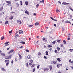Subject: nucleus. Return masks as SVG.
<instances>
[{"instance_id": "nucleus-1", "label": "nucleus", "mask_w": 73, "mask_h": 73, "mask_svg": "<svg viewBox=\"0 0 73 73\" xmlns=\"http://www.w3.org/2000/svg\"><path fill=\"white\" fill-rule=\"evenodd\" d=\"M5 59H11V56L10 55L9 56H6L5 57Z\"/></svg>"}, {"instance_id": "nucleus-2", "label": "nucleus", "mask_w": 73, "mask_h": 73, "mask_svg": "<svg viewBox=\"0 0 73 73\" xmlns=\"http://www.w3.org/2000/svg\"><path fill=\"white\" fill-rule=\"evenodd\" d=\"M6 2L7 3H8V4H7V5H9L10 4H11V2L10 1H6Z\"/></svg>"}, {"instance_id": "nucleus-3", "label": "nucleus", "mask_w": 73, "mask_h": 73, "mask_svg": "<svg viewBox=\"0 0 73 73\" xmlns=\"http://www.w3.org/2000/svg\"><path fill=\"white\" fill-rule=\"evenodd\" d=\"M28 59H31L32 58V56L31 55H29L27 56Z\"/></svg>"}, {"instance_id": "nucleus-4", "label": "nucleus", "mask_w": 73, "mask_h": 73, "mask_svg": "<svg viewBox=\"0 0 73 73\" xmlns=\"http://www.w3.org/2000/svg\"><path fill=\"white\" fill-rule=\"evenodd\" d=\"M62 4L64 5H69V3H67L66 2H63L62 3Z\"/></svg>"}, {"instance_id": "nucleus-5", "label": "nucleus", "mask_w": 73, "mask_h": 73, "mask_svg": "<svg viewBox=\"0 0 73 73\" xmlns=\"http://www.w3.org/2000/svg\"><path fill=\"white\" fill-rule=\"evenodd\" d=\"M9 43V42H7L5 44V45L4 46V47H5V46H8V45H9V44H8Z\"/></svg>"}, {"instance_id": "nucleus-6", "label": "nucleus", "mask_w": 73, "mask_h": 73, "mask_svg": "<svg viewBox=\"0 0 73 73\" xmlns=\"http://www.w3.org/2000/svg\"><path fill=\"white\" fill-rule=\"evenodd\" d=\"M18 55L19 56V57L20 58L19 59H20V60H21L23 58V57L21 56L20 54H19Z\"/></svg>"}, {"instance_id": "nucleus-7", "label": "nucleus", "mask_w": 73, "mask_h": 73, "mask_svg": "<svg viewBox=\"0 0 73 73\" xmlns=\"http://www.w3.org/2000/svg\"><path fill=\"white\" fill-rule=\"evenodd\" d=\"M17 22L18 24H21V21L20 20H18Z\"/></svg>"}, {"instance_id": "nucleus-8", "label": "nucleus", "mask_w": 73, "mask_h": 73, "mask_svg": "<svg viewBox=\"0 0 73 73\" xmlns=\"http://www.w3.org/2000/svg\"><path fill=\"white\" fill-rule=\"evenodd\" d=\"M25 13H26V14H27V15H29V12L27 10L25 12Z\"/></svg>"}, {"instance_id": "nucleus-9", "label": "nucleus", "mask_w": 73, "mask_h": 73, "mask_svg": "<svg viewBox=\"0 0 73 73\" xmlns=\"http://www.w3.org/2000/svg\"><path fill=\"white\" fill-rule=\"evenodd\" d=\"M49 68H50V71H51V70H52V66H49Z\"/></svg>"}, {"instance_id": "nucleus-10", "label": "nucleus", "mask_w": 73, "mask_h": 73, "mask_svg": "<svg viewBox=\"0 0 73 73\" xmlns=\"http://www.w3.org/2000/svg\"><path fill=\"white\" fill-rule=\"evenodd\" d=\"M43 70H44V72H46L47 71H48V69L47 68L44 69Z\"/></svg>"}, {"instance_id": "nucleus-11", "label": "nucleus", "mask_w": 73, "mask_h": 73, "mask_svg": "<svg viewBox=\"0 0 73 73\" xmlns=\"http://www.w3.org/2000/svg\"><path fill=\"white\" fill-rule=\"evenodd\" d=\"M51 17V19L52 20H54V21H56V22H57V20L54 19L52 17Z\"/></svg>"}, {"instance_id": "nucleus-12", "label": "nucleus", "mask_w": 73, "mask_h": 73, "mask_svg": "<svg viewBox=\"0 0 73 73\" xmlns=\"http://www.w3.org/2000/svg\"><path fill=\"white\" fill-rule=\"evenodd\" d=\"M16 4L17 7H19L20 5H19V4L17 2Z\"/></svg>"}, {"instance_id": "nucleus-13", "label": "nucleus", "mask_w": 73, "mask_h": 73, "mask_svg": "<svg viewBox=\"0 0 73 73\" xmlns=\"http://www.w3.org/2000/svg\"><path fill=\"white\" fill-rule=\"evenodd\" d=\"M3 6H2L0 8V11H2V10H3Z\"/></svg>"}, {"instance_id": "nucleus-14", "label": "nucleus", "mask_w": 73, "mask_h": 73, "mask_svg": "<svg viewBox=\"0 0 73 73\" xmlns=\"http://www.w3.org/2000/svg\"><path fill=\"white\" fill-rule=\"evenodd\" d=\"M19 33H23V31H21V30H20L19 31Z\"/></svg>"}, {"instance_id": "nucleus-15", "label": "nucleus", "mask_w": 73, "mask_h": 73, "mask_svg": "<svg viewBox=\"0 0 73 73\" xmlns=\"http://www.w3.org/2000/svg\"><path fill=\"white\" fill-rule=\"evenodd\" d=\"M20 43H21V44H25V42H21Z\"/></svg>"}, {"instance_id": "nucleus-16", "label": "nucleus", "mask_w": 73, "mask_h": 73, "mask_svg": "<svg viewBox=\"0 0 73 73\" xmlns=\"http://www.w3.org/2000/svg\"><path fill=\"white\" fill-rule=\"evenodd\" d=\"M63 42L64 43L65 45H66V41H65V40H63Z\"/></svg>"}, {"instance_id": "nucleus-17", "label": "nucleus", "mask_w": 73, "mask_h": 73, "mask_svg": "<svg viewBox=\"0 0 73 73\" xmlns=\"http://www.w3.org/2000/svg\"><path fill=\"white\" fill-rule=\"evenodd\" d=\"M57 60L58 61H59V62H61V59H60V58H58Z\"/></svg>"}, {"instance_id": "nucleus-18", "label": "nucleus", "mask_w": 73, "mask_h": 73, "mask_svg": "<svg viewBox=\"0 0 73 73\" xmlns=\"http://www.w3.org/2000/svg\"><path fill=\"white\" fill-rule=\"evenodd\" d=\"M1 70H2L3 72H5V70L4 68H1Z\"/></svg>"}, {"instance_id": "nucleus-19", "label": "nucleus", "mask_w": 73, "mask_h": 73, "mask_svg": "<svg viewBox=\"0 0 73 73\" xmlns=\"http://www.w3.org/2000/svg\"><path fill=\"white\" fill-rule=\"evenodd\" d=\"M9 60H5V63H6L7 62H9Z\"/></svg>"}, {"instance_id": "nucleus-20", "label": "nucleus", "mask_w": 73, "mask_h": 73, "mask_svg": "<svg viewBox=\"0 0 73 73\" xmlns=\"http://www.w3.org/2000/svg\"><path fill=\"white\" fill-rule=\"evenodd\" d=\"M1 55L3 56H5V54L4 53H1Z\"/></svg>"}, {"instance_id": "nucleus-21", "label": "nucleus", "mask_w": 73, "mask_h": 73, "mask_svg": "<svg viewBox=\"0 0 73 73\" xmlns=\"http://www.w3.org/2000/svg\"><path fill=\"white\" fill-rule=\"evenodd\" d=\"M8 65H9V62H8L7 63H6V66H8Z\"/></svg>"}, {"instance_id": "nucleus-22", "label": "nucleus", "mask_w": 73, "mask_h": 73, "mask_svg": "<svg viewBox=\"0 0 73 73\" xmlns=\"http://www.w3.org/2000/svg\"><path fill=\"white\" fill-rule=\"evenodd\" d=\"M25 4L26 5H28V3L27 1L25 2Z\"/></svg>"}, {"instance_id": "nucleus-23", "label": "nucleus", "mask_w": 73, "mask_h": 73, "mask_svg": "<svg viewBox=\"0 0 73 73\" xmlns=\"http://www.w3.org/2000/svg\"><path fill=\"white\" fill-rule=\"evenodd\" d=\"M38 25V22H36V23L35 24V25Z\"/></svg>"}, {"instance_id": "nucleus-24", "label": "nucleus", "mask_w": 73, "mask_h": 73, "mask_svg": "<svg viewBox=\"0 0 73 73\" xmlns=\"http://www.w3.org/2000/svg\"><path fill=\"white\" fill-rule=\"evenodd\" d=\"M66 23H68L69 24H71L72 23H71V22H70L69 21H66Z\"/></svg>"}, {"instance_id": "nucleus-25", "label": "nucleus", "mask_w": 73, "mask_h": 73, "mask_svg": "<svg viewBox=\"0 0 73 73\" xmlns=\"http://www.w3.org/2000/svg\"><path fill=\"white\" fill-rule=\"evenodd\" d=\"M38 6H39V4H37L36 5V8H38Z\"/></svg>"}, {"instance_id": "nucleus-26", "label": "nucleus", "mask_w": 73, "mask_h": 73, "mask_svg": "<svg viewBox=\"0 0 73 73\" xmlns=\"http://www.w3.org/2000/svg\"><path fill=\"white\" fill-rule=\"evenodd\" d=\"M70 52H73V49H71L69 50Z\"/></svg>"}, {"instance_id": "nucleus-27", "label": "nucleus", "mask_w": 73, "mask_h": 73, "mask_svg": "<svg viewBox=\"0 0 73 73\" xmlns=\"http://www.w3.org/2000/svg\"><path fill=\"white\" fill-rule=\"evenodd\" d=\"M60 48L58 47H57V50H58V52L59 50H60Z\"/></svg>"}, {"instance_id": "nucleus-28", "label": "nucleus", "mask_w": 73, "mask_h": 73, "mask_svg": "<svg viewBox=\"0 0 73 73\" xmlns=\"http://www.w3.org/2000/svg\"><path fill=\"white\" fill-rule=\"evenodd\" d=\"M48 48H52V46L51 45H49L48 46Z\"/></svg>"}, {"instance_id": "nucleus-29", "label": "nucleus", "mask_w": 73, "mask_h": 73, "mask_svg": "<svg viewBox=\"0 0 73 73\" xmlns=\"http://www.w3.org/2000/svg\"><path fill=\"white\" fill-rule=\"evenodd\" d=\"M8 23V21H6L5 22V24H7Z\"/></svg>"}, {"instance_id": "nucleus-30", "label": "nucleus", "mask_w": 73, "mask_h": 73, "mask_svg": "<svg viewBox=\"0 0 73 73\" xmlns=\"http://www.w3.org/2000/svg\"><path fill=\"white\" fill-rule=\"evenodd\" d=\"M28 63H26V66L27 67V68H28V66H28Z\"/></svg>"}, {"instance_id": "nucleus-31", "label": "nucleus", "mask_w": 73, "mask_h": 73, "mask_svg": "<svg viewBox=\"0 0 73 73\" xmlns=\"http://www.w3.org/2000/svg\"><path fill=\"white\" fill-rule=\"evenodd\" d=\"M55 53H58V52H57V50H55Z\"/></svg>"}, {"instance_id": "nucleus-32", "label": "nucleus", "mask_w": 73, "mask_h": 73, "mask_svg": "<svg viewBox=\"0 0 73 73\" xmlns=\"http://www.w3.org/2000/svg\"><path fill=\"white\" fill-rule=\"evenodd\" d=\"M39 68H40V65H38L37 66V68L38 69H39Z\"/></svg>"}, {"instance_id": "nucleus-33", "label": "nucleus", "mask_w": 73, "mask_h": 73, "mask_svg": "<svg viewBox=\"0 0 73 73\" xmlns=\"http://www.w3.org/2000/svg\"><path fill=\"white\" fill-rule=\"evenodd\" d=\"M33 67H35V64L32 65L31 66V68H33Z\"/></svg>"}, {"instance_id": "nucleus-34", "label": "nucleus", "mask_w": 73, "mask_h": 73, "mask_svg": "<svg viewBox=\"0 0 73 73\" xmlns=\"http://www.w3.org/2000/svg\"><path fill=\"white\" fill-rule=\"evenodd\" d=\"M20 3L21 5H23V2H22V1H20Z\"/></svg>"}, {"instance_id": "nucleus-35", "label": "nucleus", "mask_w": 73, "mask_h": 73, "mask_svg": "<svg viewBox=\"0 0 73 73\" xmlns=\"http://www.w3.org/2000/svg\"><path fill=\"white\" fill-rule=\"evenodd\" d=\"M57 41L58 43H60V40H58Z\"/></svg>"}, {"instance_id": "nucleus-36", "label": "nucleus", "mask_w": 73, "mask_h": 73, "mask_svg": "<svg viewBox=\"0 0 73 73\" xmlns=\"http://www.w3.org/2000/svg\"><path fill=\"white\" fill-rule=\"evenodd\" d=\"M13 51H14V50L12 49L11 50L10 52H11V53H12Z\"/></svg>"}, {"instance_id": "nucleus-37", "label": "nucleus", "mask_w": 73, "mask_h": 73, "mask_svg": "<svg viewBox=\"0 0 73 73\" xmlns=\"http://www.w3.org/2000/svg\"><path fill=\"white\" fill-rule=\"evenodd\" d=\"M44 0H43L42 1H40V3H44Z\"/></svg>"}, {"instance_id": "nucleus-38", "label": "nucleus", "mask_w": 73, "mask_h": 73, "mask_svg": "<svg viewBox=\"0 0 73 73\" xmlns=\"http://www.w3.org/2000/svg\"><path fill=\"white\" fill-rule=\"evenodd\" d=\"M35 68H34L33 70V72H35Z\"/></svg>"}, {"instance_id": "nucleus-39", "label": "nucleus", "mask_w": 73, "mask_h": 73, "mask_svg": "<svg viewBox=\"0 0 73 73\" xmlns=\"http://www.w3.org/2000/svg\"><path fill=\"white\" fill-rule=\"evenodd\" d=\"M24 48V47H23V46H21L20 47V49H23V48Z\"/></svg>"}, {"instance_id": "nucleus-40", "label": "nucleus", "mask_w": 73, "mask_h": 73, "mask_svg": "<svg viewBox=\"0 0 73 73\" xmlns=\"http://www.w3.org/2000/svg\"><path fill=\"white\" fill-rule=\"evenodd\" d=\"M46 55H48V51H46Z\"/></svg>"}, {"instance_id": "nucleus-41", "label": "nucleus", "mask_w": 73, "mask_h": 73, "mask_svg": "<svg viewBox=\"0 0 73 73\" xmlns=\"http://www.w3.org/2000/svg\"><path fill=\"white\" fill-rule=\"evenodd\" d=\"M30 62H31V63H32V62H33V60H32L31 59L30 60Z\"/></svg>"}, {"instance_id": "nucleus-42", "label": "nucleus", "mask_w": 73, "mask_h": 73, "mask_svg": "<svg viewBox=\"0 0 73 73\" xmlns=\"http://www.w3.org/2000/svg\"><path fill=\"white\" fill-rule=\"evenodd\" d=\"M60 46L61 47H63V44H60Z\"/></svg>"}, {"instance_id": "nucleus-43", "label": "nucleus", "mask_w": 73, "mask_h": 73, "mask_svg": "<svg viewBox=\"0 0 73 73\" xmlns=\"http://www.w3.org/2000/svg\"><path fill=\"white\" fill-rule=\"evenodd\" d=\"M53 44H56V41H54L52 42Z\"/></svg>"}, {"instance_id": "nucleus-44", "label": "nucleus", "mask_w": 73, "mask_h": 73, "mask_svg": "<svg viewBox=\"0 0 73 73\" xmlns=\"http://www.w3.org/2000/svg\"><path fill=\"white\" fill-rule=\"evenodd\" d=\"M56 12H60V11L58 9H57V10L56 11Z\"/></svg>"}, {"instance_id": "nucleus-45", "label": "nucleus", "mask_w": 73, "mask_h": 73, "mask_svg": "<svg viewBox=\"0 0 73 73\" xmlns=\"http://www.w3.org/2000/svg\"><path fill=\"white\" fill-rule=\"evenodd\" d=\"M3 39H4V36H3V37H1V40H3Z\"/></svg>"}, {"instance_id": "nucleus-46", "label": "nucleus", "mask_w": 73, "mask_h": 73, "mask_svg": "<svg viewBox=\"0 0 73 73\" xmlns=\"http://www.w3.org/2000/svg\"><path fill=\"white\" fill-rule=\"evenodd\" d=\"M56 62H57L55 61H54L53 62V63L54 64H56Z\"/></svg>"}, {"instance_id": "nucleus-47", "label": "nucleus", "mask_w": 73, "mask_h": 73, "mask_svg": "<svg viewBox=\"0 0 73 73\" xmlns=\"http://www.w3.org/2000/svg\"><path fill=\"white\" fill-rule=\"evenodd\" d=\"M26 52H29V50L28 49H26L25 50Z\"/></svg>"}, {"instance_id": "nucleus-48", "label": "nucleus", "mask_w": 73, "mask_h": 73, "mask_svg": "<svg viewBox=\"0 0 73 73\" xmlns=\"http://www.w3.org/2000/svg\"><path fill=\"white\" fill-rule=\"evenodd\" d=\"M32 63H30L29 64V65H30V66H31V65H32Z\"/></svg>"}, {"instance_id": "nucleus-49", "label": "nucleus", "mask_w": 73, "mask_h": 73, "mask_svg": "<svg viewBox=\"0 0 73 73\" xmlns=\"http://www.w3.org/2000/svg\"><path fill=\"white\" fill-rule=\"evenodd\" d=\"M13 19V17H12L11 18H10V20H12V19Z\"/></svg>"}, {"instance_id": "nucleus-50", "label": "nucleus", "mask_w": 73, "mask_h": 73, "mask_svg": "<svg viewBox=\"0 0 73 73\" xmlns=\"http://www.w3.org/2000/svg\"><path fill=\"white\" fill-rule=\"evenodd\" d=\"M38 54L39 56L41 55V53H40V52H39V53Z\"/></svg>"}, {"instance_id": "nucleus-51", "label": "nucleus", "mask_w": 73, "mask_h": 73, "mask_svg": "<svg viewBox=\"0 0 73 73\" xmlns=\"http://www.w3.org/2000/svg\"><path fill=\"white\" fill-rule=\"evenodd\" d=\"M44 58L45 59H47V58L46 57V56H44Z\"/></svg>"}, {"instance_id": "nucleus-52", "label": "nucleus", "mask_w": 73, "mask_h": 73, "mask_svg": "<svg viewBox=\"0 0 73 73\" xmlns=\"http://www.w3.org/2000/svg\"><path fill=\"white\" fill-rule=\"evenodd\" d=\"M69 61L70 62V63H72V62L71 61V59L70 60H69Z\"/></svg>"}, {"instance_id": "nucleus-53", "label": "nucleus", "mask_w": 73, "mask_h": 73, "mask_svg": "<svg viewBox=\"0 0 73 73\" xmlns=\"http://www.w3.org/2000/svg\"><path fill=\"white\" fill-rule=\"evenodd\" d=\"M62 31H64V27H62Z\"/></svg>"}, {"instance_id": "nucleus-54", "label": "nucleus", "mask_w": 73, "mask_h": 73, "mask_svg": "<svg viewBox=\"0 0 73 73\" xmlns=\"http://www.w3.org/2000/svg\"><path fill=\"white\" fill-rule=\"evenodd\" d=\"M18 32H19V31H16V33H15V35H16V34H17V33Z\"/></svg>"}, {"instance_id": "nucleus-55", "label": "nucleus", "mask_w": 73, "mask_h": 73, "mask_svg": "<svg viewBox=\"0 0 73 73\" xmlns=\"http://www.w3.org/2000/svg\"><path fill=\"white\" fill-rule=\"evenodd\" d=\"M33 25H29V27H33Z\"/></svg>"}, {"instance_id": "nucleus-56", "label": "nucleus", "mask_w": 73, "mask_h": 73, "mask_svg": "<svg viewBox=\"0 0 73 73\" xmlns=\"http://www.w3.org/2000/svg\"><path fill=\"white\" fill-rule=\"evenodd\" d=\"M12 31L11 30V31H10L9 32V33H12Z\"/></svg>"}, {"instance_id": "nucleus-57", "label": "nucleus", "mask_w": 73, "mask_h": 73, "mask_svg": "<svg viewBox=\"0 0 73 73\" xmlns=\"http://www.w3.org/2000/svg\"><path fill=\"white\" fill-rule=\"evenodd\" d=\"M57 67L58 68H59V67H60V65H59V64H58V65H57Z\"/></svg>"}, {"instance_id": "nucleus-58", "label": "nucleus", "mask_w": 73, "mask_h": 73, "mask_svg": "<svg viewBox=\"0 0 73 73\" xmlns=\"http://www.w3.org/2000/svg\"><path fill=\"white\" fill-rule=\"evenodd\" d=\"M39 42V40H38L37 41V42H36V44H38V42Z\"/></svg>"}, {"instance_id": "nucleus-59", "label": "nucleus", "mask_w": 73, "mask_h": 73, "mask_svg": "<svg viewBox=\"0 0 73 73\" xmlns=\"http://www.w3.org/2000/svg\"><path fill=\"white\" fill-rule=\"evenodd\" d=\"M16 37H19V35H18V34H17V35H16L15 36Z\"/></svg>"}, {"instance_id": "nucleus-60", "label": "nucleus", "mask_w": 73, "mask_h": 73, "mask_svg": "<svg viewBox=\"0 0 73 73\" xmlns=\"http://www.w3.org/2000/svg\"><path fill=\"white\" fill-rule=\"evenodd\" d=\"M33 15L34 16H36V14L35 13H34Z\"/></svg>"}, {"instance_id": "nucleus-61", "label": "nucleus", "mask_w": 73, "mask_h": 73, "mask_svg": "<svg viewBox=\"0 0 73 73\" xmlns=\"http://www.w3.org/2000/svg\"><path fill=\"white\" fill-rule=\"evenodd\" d=\"M58 3H59L60 4H61V2H60V1H58Z\"/></svg>"}, {"instance_id": "nucleus-62", "label": "nucleus", "mask_w": 73, "mask_h": 73, "mask_svg": "<svg viewBox=\"0 0 73 73\" xmlns=\"http://www.w3.org/2000/svg\"><path fill=\"white\" fill-rule=\"evenodd\" d=\"M71 68L72 69H73V67L72 66H70Z\"/></svg>"}, {"instance_id": "nucleus-63", "label": "nucleus", "mask_w": 73, "mask_h": 73, "mask_svg": "<svg viewBox=\"0 0 73 73\" xmlns=\"http://www.w3.org/2000/svg\"><path fill=\"white\" fill-rule=\"evenodd\" d=\"M58 73H61V72L60 71H59L58 72Z\"/></svg>"}, {"instance_id": "nucleus-64", "label": "nucleus", "mask_w": 73, "mask_h": 73, "mask_svg": "<svg viewBox=\"0 0 73 73\" xmlns=\"http://www.w3.org/2000/svg\"><path fill=\"white\" fill-rule=\"evenodd\" d=\"M54 26H55V27H56V24H54Z\"/></svg>"}]
</instances>
